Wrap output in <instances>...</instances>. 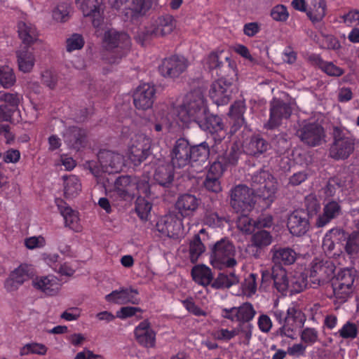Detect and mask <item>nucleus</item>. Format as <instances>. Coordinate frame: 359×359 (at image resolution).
<instances>
[{
	"label": "nucleus",
	"mask_w": 359,
	"mask_h": 359,
	"mask_svg": "<svg viewBox=\"0 0 359 359\" xmlns=\"http://www.w3.org/2000/svg\"><path fill=\"white\" fill-rule=\"evenodd\" d=\"M46 243V238L42 235L29 236L24 240L25 246L31 250L43 248Z\"/></svg>",
	"instance_id": "4d7b16f0"
},
{
	"label": "nucleus",
	"mask_w": 359,
	"mask_h": 359,
	"mask_svg": "<svg viewBox=\"0 0 359 359\" xmlns=\"http://www.w3.org/2000/svg\"><path fill=\"white\" fill-rule=\"evenodd\" d=\"M16 81V77L13 69L8 66L0 67V84L4 88L12 87Z\"/></svg>",
	"instance_id": "09e8293b"
},
{
	"label": "nucleus",
	"mask_w": 359,
	"mask_h": 359,
	"mask_svg": "<svg viewBox=\"0 0 359 359\" xmlns=\"http://www.w3.org/2000/svg\"><path fill=\"white\" fill-rule=\"evenodd\" d=\"M151 140L150 137L140 132L131 133L128 143L127 157L134 165H138L149 154Z\"/></svg>",
	"instance_id": "39448f33"
},
{
	"label": "nucleus",
	"mask_w": 359,
	"mask_h": 359,
	"mask_svg": "<svg viewBox=\"0 0 359 359\" xmlns=\"http://www.w3.org/2000/svg\"><path fill=\"white\" fill-rule=\"evenodd\" d=\"M286 320L303 325L306 318L301 310L294 305L290 306L287 310Z\"/></svg>",
	"instance_id": "bf43d9fd"
},
{
	"label": "nucleus",
	"mask_w": 359,
	"mask_h": 359,
	"mask_svg": "<svg viewBox=\"0 0 359 359\" xmlns=\"http://www.w3.org/2000/svg\"><path fill=\"white\" fill-rule=\"evenodd\" d=\"M32 285L46 297H56L59 295L62 284L58 277L48 274L36 276L32 279Z\"/></svg>",
	"instance_id": "9b49d317"
},
{
	"label": "nucleus",
	"mask_w": 359,
	"mask_h": 359,
	"mask_svg": "<svg viewBox=\"0 0 359 359\" xmlns=\"http://www.w3.org/2000/svg\"><path fill=\"white\" fill-rule=\"evenodd\" d=\"M252 192L245 185L239 184L231 190V205L237 212L241 213L250 211L253 207L254 200Z\"/></svg>",
	"instance_id": "9d476101"
},
{
	"label": "nucleus",
	"mask_w": 359,
	"mask_h": 359,
	"mask_svg": "<svg viewBox=\"0 0 359 359\" xmlns=\"http://www.w3.org/2000/svg\"><path fill=\"white\" fill-rule=\"evenodd\" d=\"M204 250L205 246L202 243L199 236H196L190 243L189 253L191 262H196Z\"/></svg>",
	"instance_id": "6e6d98bb"
},
{
	"label": "nucleus",
	"mask_w": 359,
	"mask_h": 359,
	"mask_svg": "<svg viewBox=\"0 0 359 359\" xmlns=\"http://www.w3.org/2000/svg\"><path fill=\"white\" fill-rule=\"evenodd\" d=\"M209 156V148L205 142L191 147V162L198 161L200 163L206 161Z\"/></svg>",
	"instance_id": "864d4df0"
},
{
	"label": "nucleus",
	"mask_w": 359,
	"mask_h": 359,
	"mask_svg": "<svg viewBox=\"0 0 359 359\" xmlns=\"http://www.w3.org/2000/svg\"><path fill=\"white\" fill-rule=\"evenodd\" d=\"M18 34L23 43L26 44H32L38 41L39 32L35 26L30 22H19Z\"/></svg>",
	"instance_id": "f704fd0d"
},
{
	"label": "nucleus",
	"mask_w": 359,
	"mask_h": 359,
	"mask_svg": "<svg viewBox=\"0 0 359 359\" xmlns=\"http://www.w3.org/2000/svg\"><path fill=\"white\" fill-rule=\"evenodd\" d=\"M138 294V290L133 287H121L105 295L104 299L111 304H138L140 302Z\"/></svg>",
	"instance_id": "a211bd4d"
},
{
	"label": "nucleus",
	"mask_w": 359,
	"mask_h": 359,
	"mask_svg": "<svg viewBox=\"0 0 359 359\" xmlns=\"http://www.w3.org/2000/svg\"><path fill=\"white\" fill-rule=\"evenodd\" d=\"M254 191L264 200L272 202L275 198L277 183L274 177L267 171L262 170L252 177Z\"/></svg>",
	"instance_id": "0eeeda50"
},
{
	"label": "nucleus",
	"mask_w": 359,
	"mask_h": 359,
	"mask_svg": "<svg viewBox=\"0 0 359 359\" xmlns=\"http://www.w3.org/2000/svg\"><path fill=\"white\" fill-rule=\"evenodd\" d=\"M303 325L297 324L294 322H288L285 320V323L280 328V333L289 338L294 339L297 335V332Z\"/></svg>",
	"instance_id": "680f3d73"
},
{
	"label": "nucleus",
	"mask_w": 359,
	"mask_h": 359,
	"mask_svg": "<svg viewBox=\"0 0 359 359\" xmlns=\"http://www.w3.org/2000/svg\"><path fill=\"white\" fill-rule=\"evenodd\" d=\"M64 195L66 198H74L81 191V183L74 175H64L62 177Z\"/></svg>",
	"instance_id": "2f4dec72"
},
{
	"label": "nucleus",
	"mask_w": 359,
	"mask_h": 359,
	"mask_svg": "<svg viewBox=\"0 0 359 359\" xmlns=\"http://www.w3.org/2000/svg\"><path fill=\"white\" fill-rule=\"evenodd\" d=\"M273 284L276 289L284 294L290 291V273L282 267L274 268L273 270Z\"/></svg>",
	"instance_id": "c9c22d12"
},
{
	"label": "nucleus",
	"mask_w": 359,
	"mask_h": 359,
	"mask_svg": "<svg viewBox=\"0 0 359 359\" xmlns=\"http://www.w3.org/2000/svg\"><path fill=\"white\" fill-rule=\"evenodd\" d=\"M268 148L266 142L259 137L255 136L251 138L249 142L244 144V151L250 155H258L266 151Z\"/></svg>",
	"instance_id": "a19ab883"
},
{
	"label": "nucleus",
	"mask_w": 359,
	"mask_h": 359,
	"mask_svg": "<svg viewBox=\"0 0 359 359\" xmlns=\"http://www.w3.org/2000/svg\"><path fill=\"white\" fill-rule=\"evenodd\" d=\"M290 292L299 293L307 286V275L303 271L302 268H298L290 273Z\"/></svg>",
	"instance_id": "72a5a7b5"
},
{
	"label": "nucleus",
	"mask_w": 359,
	"mask_h": 359,
	"mask_svg": "<svg viewBox=\"0 0 359 359\" xmlns=\"http://www.w3.org/2000/svg\"><path fill=\"white\" fill-rule=\"evenodd\" d=\"M245 212L243 213V215L238 218L237 221V226L238 228L246 233H252L256 226V222H252V220L245 214Z\"/></svg>",
	"instance_id": "69168bd1"
},
{
	"label": "nucleus",
	"mask_w": 359,
	"mask_h": 359,
	"mask_svg": "<svg viewBox=\"0 0 359 359\" xmlns=\"http://www.w3.org/2000/svg\"><path fill=\"white\" fill-rule=\"evenodd\" d=\"M253 326L251 323H241L236 329L238 331V334H241V339L243 343L249 344L250 340L252 334Z\"/></svg>",
	"instance_id": "774afa93"
},
{
	"label": "nucleus",
	"mask_w": 359,
	"mask_h": 359,
	"mask_svg": "<svg viewBox=\"0 0 359 359\" xmlns=\"http://www.w3.org/2000/svg\"><path fill=\"white\" fill-rule=\"evenodd\" d=\"M334 143L331 148V156L337 159L349 156L353 151L354 141L351 135L339 129L334 130Z\"/></svg>",
	"instance_id": "ddd939ff"
},
{
	"label": "nucleus",
	"mask_w": 359,
	"mask_h": 359,
	"mask_svg": "<svg viewBox=\"0 0 359 359\" xmlns=\"http://www.w3.org/2000/svg\"><path fill=\"white\" fill-rule=\"evenodd\" d=\"M208 112L207 101L199 90L187 93L180 104L170 106L172 118L176 121V125L182 127L191 122H203L207 118Z\"/></svg>",
	"instance_id": "f257e3e1"
},
{
	"label": "nucleus",
	"mask_w": 359,
	"mask_h": 359,
	"mask_svg": "<svg viewBox=\"0 0 359 359\" xmlns=\"http://www.w3.org/2000/svg\"><path fill=\"white\" fill-rule=\"evenodd\" d=\"M135 210L142 220H147L151 210V205L144 197L140 196L136 201Z\"/></svg>",
	"instance_id": "5fc2aeb1"
},
{
	"label": "nucleus",
	"mask_w": 359,
	"mask_h": 359,
	"mask_svg": "<svg viewBox=\"0 0 359 359\" xmlns=\"http://www.w3.org/2000/svg\"><path fill=\"white\" fill-rule=\"evenodd\" d=\"M238 277L233 273L229 274L219 273L212 283L215 288L230 287L238 283Z\"/></svg>",
	"instance_id": "de8ad7c7"
},
{
	"label": "nucleus",
	"mask_w": 359,
	"mask_h": 359,
	"mask_svg": "<svg viewBox=\"0 0 359 359\" xmlns=\"http://www.w3.org/2000/svg\"><path fill=\"white\" fill-rule=\"evenodd\" d=\"M18 69L23 73H29L32 71L36 57L34 52L29 49L20 50L16 53Z\"/></svg>",
	"instance_id": "c756f323"
},
{
	"label": "nucleus",
	"mask_w": 359,
	"mask_h": 359,
	"mask_svg": "<svg viewBox=\"0 0 359 359\" xmlns=\"http://www.w3.org/2000/svg\"><path fill=\"white\" fill-rule=\"evenodd\" d=\"M103 44L105 48L111 52L110 55L106 58V62L116 65L120 62L129 49L130 39L124 32L109 29L104 33Z\"/></svg>",
	"instance_id": "f03ea898"
},
{
	"label": "nucleus",
	"mask_w": 359,
	"mask_h": 359,
	"mask_svg": "<svg viewBox=\"0 0 359 359\" xmlns=\"http://www.w3.org/2000/svg\"><path fill=\"white\" fill-rule=\"evenodd\" d=\"M272 242V236L271 234L265 230H260L255 232L251 238V244L249 245L247 248V251L249 253H251L252 255L256 257L257 255V250L254 252L252 250L250 251L252 248H256L257 249H261L266 246L269 245Z\"/></svg>",
	"instance_id": "473e14b6"
},
{
	"label": "nucleus",
	"mask_w": 359,
	"mask_h": 359,
	"mask_svg": "<svg viewBox=\"0 0 359 359\" xmlns=\"http://www.w3.org/2000/svg\"><path fill=\"white\" fill-rule=\"evenodd\" d=\"M235 254L236 249L232 243L229 240L222 239L214 245L210 262L214 268L218 269L232 268L237 264Z\"/></svg>",
	"instance_id": "20e7f679"
},
{
	"label": "nucleus",
	"mask_w": 359,
	"mask_h": 359,
	"mask_svg": "<svg viewBox=\"0 0 359 359\" xmlns=\"http://www.w3.org/2000/svg\"><path fill=\"white\" fill-rule=\"evenodd\" d=\"M22 100V95L16 93H0V101L4 102V105H6L15 113H18L19 105Z\"/></svg>",
	"instance_id": "c03bdc74"
},
{
	"label": "nucleus",
	"mask_w": 359,
	"mask_h": 359,
	"mask_svg": "<svg viewBox=\"0 0 359 359\" xmlns=\"http://www.w3.org/2000/svg\"><path fill=\"white\" fill-rule=\"evenodd\" d=\"M301 340L308 346H311L318 340V332L314 328L306 327L301 333Z\"/></svg>",
	"instance_id": "e2e57ef3"
},
{
	"label": "nucleus",
	"mask_w": 359,
	"mask_h": 359,
	"mask_svg": "<svg viewBox=\"0 0 359 359\" xmlns=\"http://www.w3.org/2000/svg\"><path fill=\"white\" fill-rule=\"evenodd\" d=\"M149 190V184L146 180H137L129 176H121L114 182V191L123 197H134L136 195L135 191L147 196Z\"/></svg>",
	"instance_id": "423d86ee"
},
{
	"label": "nucleus",
	"mask_w": 359,
	"mask_h": 359,
	"mask_svg": "<svg viewBox=\"0 0 359 359\" xmlns=\"http://www.w3.org/2000/svg\"><path fill=\"white\" fill-rule=\"evenodd\" d=\"M257 275L250 273L245 279L243 285V292L248 297H251L257 291Z\"/></svg>",
	"instance_id": "338daca9"
},
{
	"label": "nucleus",
	"mask_w": 359,
	"mask_h": 359,
	"mask_svg": "<svg viewBox=\"0 0 359 359\" xmlns=\"http://www.w3.org/2000/svg\"><path fill=\"white\" fill-rule=\"evenodd\" d=\"M57 207L62 216L65 226L72 230L79 232L82 230L80 218L78 212L72 210L62 200H56Z\"/></svg>",
	"instance_id": "393cba45"
},
{
	"label": "nucleus",
	"mask_w": 359,
	"mask_h": 359,
	"mask_svg": "<svg viewBox=\"0 0 359 359\" xmlns=\"http://www.w3.org/2000/svg\"><path fill=\"white\" fill-rule=\"evenodd\" d=\"M84 135L85 132L75 126L69 127L63 132L65 142L72 147H76L77 144L79 146Z\"/></svg>",
	"instance_id": "37998d69"
},
{
	"label": "nucleus",
	"mask_w": 359,
	"mask_h": 359,
	"mask_svg": "<svg viewBox=\"0 0 359 359\" xmlns=\"http://www.w3.org/2000/svg\"><path fill=\"white\" fill-rule=\"evenodd\" d=\"M339 211L340 208L337 202L331 201L327 203L324 208L323 215L320 216L316 222L317 226L319 227L324 226L331 219L338 215Z\"/></svg>",
	"instance_id": "ea45409f"
},
{
	"label": "nucleus",
	"mask_w": 359,
	"mask_h": 359,
	"mask_svg": "<svg viewBox=\"0 0 359 359\" xmlns=\"http://www.w3.org/2000/svg\"><path fill=\"white\" fill-rule=\"evenodd\" d=\"M287 227L294 236L304 234L309 228L308 214L302 210H294L288 217Z\"/></svg>",
	"instance_id": "b1692460"
},
{
	"label": "nucleus",
	"mask_w": 359,
	"mask_h": 359,
	"mask_svg": "<svg viewBox=\"0 0 359 359\" xmlns=\"http://www.w3.org/2000/svg\"><path fill=\"white\" fill-rule=\"evenodd\" d=\"M191 276L196 283L203 286L208 285L213 279L211 269L204 264H198L193 267Z\"/></svg>",
	"instance_id": "e433bc0d"
},
{
	"label": "nucleus",
	"mask_w": 359,
	"mask_h": 359,
	"mask_svg": "<svg viewBox=\"0 0 359 359\" xmlns=\"http://www.w3.org/2000/svg\"><path fill=\"white\" fill-rule=\"evenodd\" d=\"M355 276L356 271L352 268L341 269L338 273L337 282L334 286V294L341 302L346 301L352 294Z\"/></svg>",
	"instance_id": "6e6552de"
},
{
	"label": "nucleus",
	"mask_w": 359,
	"mask_h": 359,
	"mask_svg": "<svg viewBox=\"0 0 359 359\" xmlns=\"http://www.w3.org/2000/svg\"><path fill=\"white\" fill-rule=\"evenodd\" d=\"M85 40L80 34L74 33L69 35L65 41V48L68 53L79 50L83 48Z\"/></svg>",
	"instance_id": "603ef678"
},
{
	"label": "nucleus",
	"mask_w": 359,
	"mask_h": 359,
	"mask_svg": "<svg viewBox=\"0 0 359 359\" xmlns=\"http://www.w3.org/2000/svg\"><path fill=\"white\" fill-rule=\"evenodd\" d=\"M170 156L173 167L184 168L191 163V147L185 139H178L175 141Z\"/></svg>",
	"instance_id": "2eb2a0df"
},
{
	"label": "nucleus",
	"mask_w": 359,
	"mask_h": 359,
	"mask_svg": "<svg viewBox=\"0 0 359 359\" xmlns=\"http://www.w3.org/2000/svg\"><path fill=\"white\" fill-rule=\"evenodd\" d=\"M98 158L99 163L91 161L87 162L86 165L97 178L101 176L102 172H118L125 165V160L119 154L110 151L100 152Z\"/></svg>",
	"instance_id": "7ed1b4c3"
},
{
	"label": "nucleus",
	"mask_w": 359,
	"mask_h": 359,
	"mask_svg": "<svg viewBox=\"0 0 359 359\" xmlns=\"http://www.w3.org/2000/svg\"><path fill=\"white\" fill-rule=\"evenodd\" d=\"M232 84L222 78L215 81L211 86L210 95L217 105L226 104L231 96Z\"/></svg>",
	"instance_id": "412c9836"
},
{
	"label": "nucleus",
	"mask_w": 359,
	"mask_h": 359,
	"mask_svg": "<svg viewBox=\"0 0 359 359\" xmlns=\"http://www.w3.org/2000/svg\"><path fill=\"white\" fill-rule=\"evenodd\" d=\"M346 252L353 256L359 251V235L357 233H352L348 238L345 247Z\"/></svg>",
	"instance_id": "0e129e2a"
},
{
	"label": "nucleus",
	"mask_w": 359,
	"mask_h": 359,
	"mask_svg": "<svg viewBox=\"0 0 359 359\" xmlns=\"http://www.w3.org/2000/svg\"><path fill=\"white\" fill-rule=\"evenodd\" d=\"M76 4L83 15L90 17L95 28L103 22L102 0H76Z\"/></svg>",
	"instance_id": "f3484780"
},
{
	"label": "nucleus",
	"mask_w": 359,
	"mask_h": 359,
	"mask_svg": "<svg viewBox=\"0 0 359 359\" xmlns=\"http://www.w3.org/2000/svg\"><path fill=\"white\" fill-rule=\"evenodd\" d=\"M48 350V347L42 343L31 342L26 344L20 348V355L23 356L35 354L43 356L46 355Z\"/></svg>",
	"instance_id": "a18cd8bd"
},
{
	"label": "nucleus",
	"mask_w": 359,
	"mask_h": 359,
	"mask_svg": "<svg viewBox=\"0 0 359 359\" xmlns=\"http://www.w3.org/2000/svg\"><path fill=\"white\" fill-rule=\"evenodd\" d=\"M297 134L302 142L311 147L320 145L325 142V135L323 128L320 124L311 121H302Z\"/></svg>",
	"instance_id": "1a4fd4ad"
},
{
	"label": "nucleus",
	"mask_w": 359,
	"mask_h": 359,
	"mask_svg": "<svg viewBox=\"0 0 359 359\" xmlns=\"http://www.w3.org/2000/svg\"><path fill=\"white\" fill-rule=\"evenodd\" d=\"M204 121H206V129L214 135L213 139L215 141H220L224 138L226 133L224 130L223 124L219 117L216 116H208V115L207 118Z\"/></svg>",
	"instance_id": "4c0bfd02"
},
{
	"label": "nucleus",
	"mask_w": 359,
	"mask_h": 359,
	"mask_svg": "<svg viewBox=\"0 0 359 359\" xmlns=\"http://www.w3.org/2000/svg\"><path fill=\"white\" fill-rule=\"evenodd\" d=\"M307 3V17L313 23L320 22L326 15L325 0H309Z\"/></svg>",
	"instance_id": "c85d7f7f"
},
{
	"label": "nucleus",
	"mask_w": 359,
	"mask_h": 359,
	"mask_svg": "<svg viewBox=\"0 0 359 359\" xmlns=\"http://www.w3.org/2000/svg\"><path fill=\"white\" fill-rule=\"evenodd\" d=\"M201 205V199L191 194H183L178 196L175 208L182 217H192Z\"/></svg>",
	"instance_id": "5701e85b"
},
{
	"label": "nucleus",
	"mask_w": 359,
	"mask_h": 359,
	"mask_svg": "<svg viewBox=\"0 0 359 359\" xmlns=\"http://www.w3.org/2000/svg\"><path fill=\"white\" fill-rule=\"evenodd\" d=\"M244 112L245 106L242 102H236L231 106L229 114L235 119V123L232 127L233 132H236L243 124L244 119L243 115Z\"/></svg>",
	"instance_id": "49530a36"
},
{
	"label": "nucleus",
	"mask_w": 359,
	"mask_h": 359,
	"mask_svg": "<svg viewBox=\"0 0 359 359\" xmlns=\"http://www.w3.org/2000/svg\"><path fill=\"white\" fill-rule=\"evenodd\" d=\"M291 108L286 104L279 100H273L271 104V116L266 127L273 128L278 126L282 118H288L291 114Z\"/></svg>",
	"instance_id": "bb28decb"
},
{
	"label": "nucleus",
	"mask_w": 359,
	"mask_h": 359,
	"mask_svg": "<svg viewBox=\"0 0 359 359\" xmlns=\"http://www.w3.org/2000/svg\"><path fill=\"white\" fill-rule=\"evenodd\" d=\"M188 67V62L182 56L172 55L165 58L159 66L161 74L167 78L175 79L184 72Z\"/></svg>",
	"instance_id": "dca6fc26"
},
{
	"label": "nucleus",
	"mask_w": 359,
	"mask_h": 359,
	"mask_svg": "<svg viewBox=\"0 0 359 359\" xmlns=\"http://www.w3.org/2000/svg\"><path fill=\"white\" fill-rule=\"evenodd\" d=\"M156 90L153 85L144 83L140 84L133 93V102L138 109L147 110L154 104Z\"/></svg>",
	"instance_id": "aec40b11"
},
{
	"label": "nucleus",
	"mask_w": 359,
	"mask_h": 359,
	"mask_svg": "<svg viewBox=\"0 0 359 359\" xmlns=\"http://www.w3.org/2000/svg\"><path fill=\"white\" fill-rule=\"evenodd\" d=\"M175 25L171 17L160 18L154 27L139 33L136 39L142 45H144L152 38L163 36L171 33Z\"/></svg>",
	"instance_id": "f8f14e48"
},
{
	"label": "nucleus",
	"mask_w": 359,
	"mask_h": 359,
	"mask_svg": "<svg viewBox=\"0 0 359 359\" xmlns=\"http://www.w3.org/2000/svg\"><path fill=\"white\" fill-rule=\"evenodd\" d=\"M334 273V266L332 263L320 261L316 259L313 263L310 270L311 277L316 278L315 281L318 283L324 282Z\"/></svg>",
	"instance_id": "cd10ccee"
},
{
	"label": "nucleus",
	"mask_w": 359,
	"mask_h": 359,
	"mask_svg": "<svg viewBox=\"0 0 359 359\" xmlns=\"http://www.w3.org/2000/svg\"><path fill=\"white\" fill-rule=\"evenodd\" d=\"M270 15L273 20L284 22L289 18L290 13L285 6L278 4L271 8Z\"/></svg>",
	"instance_id": "13d9d810"
},
{
	"label": "nucleus",
	"mask_w": 359,
	"mask_h": 359,
	"mask_svg": "<svg viewBox=\"0 0 359 359\" xmlns=\"http://www.w3.org/2000/svg\"><path fill=\"white\" fill-rule=\"evenodd\" d=\"M239 154V149L236 147H232L230 150L219 155L217 159L210 165L207 176L220 178L229 166L233 165L237 163Z\"/></svg>",
	"instance_id": "4468645a"
},
{
	"label": "nucleus",
	"mask_w": 359,
	"mask_h": 359,
	"mask_svg": "<svg viewBox=\"0 0 359 359\" xmlns=\"http://www.w3.org/2000/svg\"><path fill=\"white\" fill-rule=\"evenodd\" d=\"M154 180L161 185L166 186L173 179L172 167L168 164H161L155 170Z\"/></svg>",
	"instance_id": "79ce46f5"
},
{
	"label": "nucleus",
	"mask_w": 359,
	"mask_h": 359,
	"mask_svg": "<svg viewBox=\"0 0 359 359\" xmlns=\"http://www.w3.org/2000/svg\"><path fill=\"white\" fill-rule=\"evenodd\" d=\"M10 274L23 284L34 274V269L32 265L22 264Z\"/></svg>",
	"instance_id": "8fccbe9b"
},
{
	"label": "nucleus",
	"mask_w": 359,
	"mask_h": 359,
	"mask_svg": "<svg viewBox=\"0 0 359 359\" xmlns=\"http://www.w3.org/2000/svg\"><path fill=\"white\" fill-rule=\"evenodd\" d=\"M152 0H126L125 15L128 17H133L137 14L146 13L151 6Z\"/></svg>",
	"instance_id": "7c9ffc66"
},
{
	"label": "nucleus",
	"mask_w": 359,
	"mask_h": 359,
	"mask_svg": "<svg viewBox=\"0 0 359 359\" xmlns=\"http://www.w3.org/2000/svg\"><path fill=\"white\" fill-rule=\"evenodd\" d=\"M297 256V253L292 249L283 248L273 252V259L276 264L290 265L295 262Z\"/></svg>",
	"instance_id": "58836bf2"
},
{
	"label": "nucleus",
	"mask_w": 359,
	"mask_h": 359,
	"mask_svg": "<svg viewBox=\"0 0 359 359\" xmlns=\"http://www.w3.org/2000/svg\"><path fill=\"white\" fill-rule=\"evenodd\" d=\"M256 314L252 305L250 303H244L239 307H233L229 309H224L222 316L232 321H239L241 323H248L253 319Z\"/></svg>",
	"instance_id": "4be33fe9"
},
{
	"label": "nucleus",
	"mask_w": 359,
	"mask_h": 359,
	"mask_svg": "<svg viewBox=\"0 0 359 359\" xmlns=\"http://www.w3.org/2000/svg\"><path fill=\"white\" fill-rule=\"evenodd\" d=\"M171 114L170 106L168 107L165 111H163L158 114L156 120L158 123L155 124L156 131H161L163 127L170 128L176 124V121L172 118Z\"/></svg>",
	"instance_id": "3c124183"
},
{
	"label": "nucleus",
	"mask_w": 359,
	"mask_h": 359,
	"mask_svg": "<svg viewBox=\"0 0 359 359\" xmlns=\"http://www.w3.org/2000/svg\"><path fill=\"white\" fill-rule=\"evenodd\" d=\"M135 337L137 342L145 347H153L156 342V332L148 320H143L135 328Z\"/></svg>",
	"instance_id": "a878e982"
},
{
	"label": "nucleus",
	"mask_w": 359,
	"mask_h": 359,
	"mask_svg": "<svg viewBox=\"0 0 359 359\" xmlns=\"http://www.w3.org/2000/svg\"><path fill=\"white\" fill-rule=\"evenodd\" d=\"M319 67L323 72L330 76L338 77L344 73L342 68L332 62L322 61L319 64Z\"/></svg>",
	"instance_id": "052dcab7"
},
{
	"label": "nucleus",
	"mask_w": 359,
	"mask_h": 359,
	"mask_svg": "<svg viewBox=\"0 0 359 359\" xmlns=\"http://www.w3.org/2000/svg\"><path fill=\"white\" fill-rule=\"evenodd\" d=\"M157 231L165 236L176 238L183 233L182 219L173 215H167L161 217L156 223Z\"/></svg>",
	"instance_id": "6ab92c4d"
}]
</instances>
